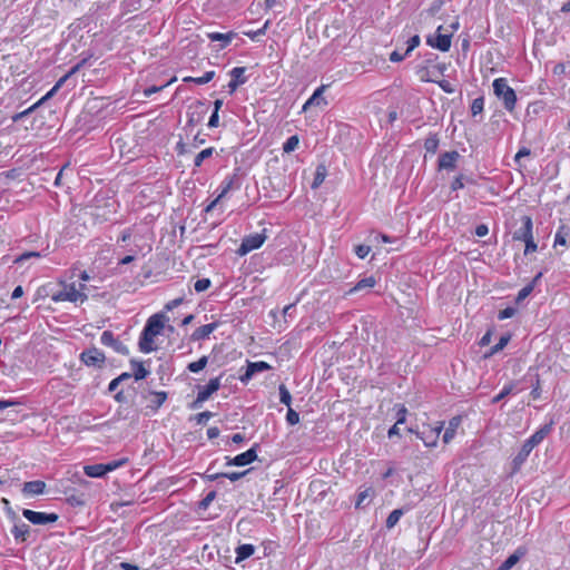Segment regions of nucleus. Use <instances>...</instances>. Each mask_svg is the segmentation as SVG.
I'll return each mask as SVG.
<instances>
[{"mask_svg":"<svg viewBox=\"0 0 570 570\" xmlns=\"http://www.w3.org/2000/svg\"><path fill=\"white\" fill-rule=\"evenodd\" d=\"M61 284L63 285V288L51 294L50 298L52 302L83 303L85 301H87L88 296L83 292L86 289V285L83 283L79 285V288H76V285L73 283Z\"/></svg>","mask_w":570,"mask_h":570,"instance_id":"obj_1","label":"nucleus"},{"mask_svg":"<svg viewBox=\"0 0 570 570\" xmlns=\"http://www.w3.org/2000/svg\"><path fill=\"white\" fill-rule=\"evenodd\" d=\"M494 95L502 100L503 107L508 111H513L517 105V94L513 88L508 85L505 78H497L493 83Z\"/></svg>","mask_w":570,"mask_h":570,"instance_id":"obj_2","label":"nucleus"},{"mask_svg":"<svg viewBox=\"0 0 570 570\" xmlns=\"http://www.w3.org/2000/svg\"><path fill=\"white\" fill-rule=\"evenodd\" d=\"M208 112V105L206 101L196 100L189 107L187 111L186 128H193L199 125L206 114Z\"/></svg>","mask_w":570,"mask_h":570,"instance_id":"obj_3","label":"nucleus"},{"mask_svg":"<svg viewBox=\"0 0 570 570\" xmlns=\"http://www.w3.org/2000/svg\"><path fill=\"white\" fill-rule=\"evenodd\" d=\"M266 240L265 230L263 233H255L247 235L243 238L239 247L237 248L236 253L239 256H245L252 250L258 249L262 247L264 242Z\"/></svg>","mask_w":570,"mask_h":570,"instance_id":"obj_4","label":"nucleus"},{"mask_svg":"<svg viewBox=\"0 0 570 570\" xmlns=\"http://www.w3.org/2000/svg\"><path fill=\"white\" fill-rule=\"evenodd\" d=\"M240 169L235 168L233 174L227 175L218 187V199L224 198L229 191L238 190L242 186Z\"/></svg>","mask_w":570,"mask_h":570,"instance_id":"obj_5","label":"nucleus"},{"mask_svg":"<svg viewBox=\"0 0 570 570\" xmlns=\"http://www.w3.org/2000/svg\"><path fill=\"white\" fill-rule=\"evenodd\" d=\"M444 428V422H436L434 426H428L422 431L417 432L416 435L421 439L425 446L433 448L438 444L440 433Z\"/></svg>","mask_w":570,"mask_h":570,"instance_id":"obj_6","label":"nucleus"},{"mask_svg":"<svg viewBox=\"0 0 570 570\" xmlns=\"http://www.w3.org/2000/svg\"><path fill=\"white\" fill-rule=\"evenodd\" d=\"M22 515L32 524L42 525L48 523H55L58 520V514L38 512L29 509H23Z\"/></svg>","mask_w":570,"mask_h":570,"instance_id":"obj_7","label":"nucleus"},{"mask_svg":"<svg viewBox=\"0 0 570 570\" xmlns=\"http://www.w3.org/2000/svg\"><path fill=\"white\" fill-rule=\"evenodd\" d=\"M441 30L442 26L438 28L436 35L428 36L426 43L432 48L446 52L451 48L452 35H443L440 32Z\"/></svg>","mask_w":570,"mask_h":570,"instance_id":"obj_8","label":"nucleus"},{"mask_svg":"<svg viewBox=\"0 0 570 570\" xmlns=\"http://www.w3.org/2000/svg\"><path fill=\"white\" fill-rule=\"evenodd\" d=\"M105 360L106 357L104 352L97 347H90L80 354V361L87 366L101 367L105 363Z\"/></svg>","mask_w":570,"mask_h":570,"instance_id":"obj_9","label":"nucleus"},{"mask_svg":"<svg viewBox=\"0 0 570 570\" xmlns=\"http://www.w3.org/2000/svg\"><path fill=\"white\" fill-rule=\"evenodd\" d=\"M271 368L272 366L264 361H247L246 370L243 374L239 375V381L244 384H247L253 379L254 375H256L257 373L268 371Z\"/></svg>","mask_w":570,"mask_h":570,"instance_id":"obj_10","label":"nucleus"},{"mask_svg":"<svg viewBox=\"0 0 570 570\" xmlns=\"http://www.w3.org/2000/svg\"><path fill=\"white\" fill-rule=\"evenodd\" d=\"M521 226L513 233L514 240L524 242L533 237V223L530 216L521 217Z\"/></svg>","mask_w":570,"mask_h":570,"instance_id":"obj_11","label":"nucleus"},{"mask_svg":"<svg viewBox=\"0 0 570 570\" xmlns=\"http://www.w3.org/2000/svg\"><path fill=\"white\" fill-rule=\"evenodd\" d=\"M166 321H168V317L164 313H156L147 320L144 328L151 335L157 336L164 330Z\"/></svg>","mask_w":570,"mask_h":570,"instance_id":"obj_12","label":"nucleus"},{"mask_svg":"<svg viewBox=\"0 0 570 570\" xmlns=\"http://www.w3.org/2000/svg\"><path fill=\"white\" fill-rule=\"evenodd\" d=\"M459 158L460 154L456 150L445 151L439 156L438 167L440 170H453Z\"/></svg>","mask_w":570,"mask_h":570,"instance_id":"obj_13","label":"nucleus"},{"mask_svg":"<svg viewBox=\"0 0 570 570\" xmlns=\"http://www.w3.org/2000/svg\"><path fill=\"white\" fill-rule=\"evenodd\" d=\"M524 381L530 382L531 384V393L533 400H538L541 397V381L540 375L537 371H533L531 367L528 370L525 375L523 376Z\"/></svg>","mask_w":570,"mask_h":570,"instance_id":"obj_14","label":"nucleus"},{"mask_svg":"<svg viewBox=\"0 0 570 570\" xmlns=\"http://www.w3.org/2000/svg\"><path fill=\"white\" fill-rule=\"evenodd\" d=\"M553 421H550V423L544 424L539 430H537L529 439H527L524 442L534 449L537 445H539L552 431Z\"/></svg>","mask_w":570,"mask_h":570,"instance_id":"obj_15","label":"nucleus"},{"mask_svg":"<svg viewBox=\"0 0 570 570\" xmlns=\"http://www.w3.org/2000/svg\"><path fill=\"white\" fill-rule=\"evenodd\" d=\"M258 448H259V445L257 443H255L247 451L234 456L233 461L235 463V466H245V465L253 463L257 459V449Z\"/></svg>","mask_w":570,"mask_h":570,"instance_id":"obj_16","label":"nucleus"},{"mask_svg":"<svg viewBox=\"0 0 570 570\" xmlns=\"http://www.w3.org/2000/svg\"><path fill=\"white\" fill-rule=\"evenodd\" d=\"M220 387V376L210 379L205 386L198 390L199 401H207Z\"/></svg>","mask_w":570,"mask_h":570,"instance_id":"obj_17","label":"nucleus"},{"mask_svg":"<svg viewBox=\"0 0 570 570\" xmlns=\"http://www.w3.org/2000/svg\"><path fill=\"white\" fill-rule=\"evenodd\" d=\"M532 450L533 449L531 446H529L525 442H523L520 451L512 460V473H517L520 471L521 466L528 460Z\"/></svg>","mask_w":570,"mask_h":570,"instance_id":"obj_18","label":"nucleus"},{"mask_svg":"<svg viewBox=\"0 0 570 570\" xmlns=\"http://www.w3.org/2000/svg\"><path fill=\"white\" fill-rule=\"evenodd\" d=\"M219 326V322H213V323H209V324H205L198 328H196L191 336H190V340L196 342V341H204L206 338L209 337V335L215 331L217 330Z\"/></svg>","mask_w":570,"mask_h":570,"instance_id":"obj_19","label":"nucleus"},{"mask_svg":"<svg viewBox=\"0 0 570 570\" xmlns=\"http://www.w3.org/2000/svg\"><path fill=\"white\" fill-rule=\"evenodd\" d=\"M461 423H462L461 415H455L450 419L448 428L445 429V431L443 433V438H442V440L445 444L450 443L454 439L456 431H458L459 426L461 425Z\"/></svg>","mask_w":570,"mask_h":570,"instance_id":"obj_20","label":"nucleus"},{"mask_svg":"<svg viewBox=\"0 0 570 570\" xmlns=\"http://www.w3.org/2000/svg\"><path fill=\"white\" fill-rule=\"evenodd\" d=\"M46 483L41 480L24 482L22 492L27 495H39L45 492Z\"/></svg>","mask_w":570,"mask_h":570,"instance_id":"obj_21","label":"nucleus"},{"mask_svg":"<svg viewBox=\"0 0 570 570\" xmlns=\"http://www.w3.org/2000/svg\"><path fill=\"white\" fill-rule=\"evenodd\" d=\"M236 32L229 31L227 33H220V32H208L207 38L210 41H219L220 42V49L226 48L230 41L236 37Z\"/></svg>","mask_w":570,"mask_h":570,"instance_id":"obj_22","label":"nucleus"},{"mask_svg":"<svg viewBox=\"0 0 570 570\" xmlns=\"http://www.w3.org/2000/svg\"><path fill=\"white\" fill-rule=\"evenodd\" d=\"M154 337L146 328L142 330L138 342L140 352L150 353L155 350L153 346Z\"/></svg>","mask_w":570,"mask_h":570,"instance_id":"obj_23","label":"nucleus"},{"mask_svg":"<svg viewBox=\"0 0 570 570\" xmlns=\"http://www.w3.org/2000/svg\"><path fill=\"white\" fill-rule=\"evenodd\" d=\"M517 385H518L517 382H510L509 384L504 385L503 389L501 390V392L499 394H497L495 396H493V399L491 400V403L497 404L500 401H502L503 399H505L507 396H509L510 394H517V393L521 392L522 389H517Z\"/></svg>","mask_w":570,"mask_h":570,"instance_id":"obj_24","label":"nucleus"},{"mask_svg":"<svg viewBox=\"0 0 570 570\" xmlns=\"http://www.w3.org/2000/svg\"><path fill=\"white\" fill-rule=\"evenodd\" d=\"M325 89V86H321L318 87L314 92L313 95L306 100V102L303 105V110L306 111L308 108H311L312 106H318L321 104H324L326 105L327 102L325 101V99L322 97L323 95V91Z\"/></svg>","mask_w":570,"mask_h":570,"instance_id":"obj_25","label":"nucleus"},{"mask_svg":"<svg viewBox=\"0 0 570 570\" xmlns=\"http://www.w3.org/2000/svg\"><path fill=\"white\" fill-rule=\"evenodd\" d=\"M328 174L327 166L324 163H321L316 166V170L314 174V179L312 181L311 188L317 189L325 180Z\"/></svg>","mask_w":570,"mask_h":570,"instance_id":"obj_26","label":"nucleus"},{"mask_svg":"<svg viewBox=\"0 0 570 570\" xmlns=\"http://www.w3.org/2000/svg\"><path fill=\"white\" fill-rule=\"evenodd\" d=\"M524 556V551H522L520 548L517 549L512 554H510L498 568L497 570H510L512 569L521 559V557Z\"/></svg>","mask_w":570,"mask_h":570,"instance_id":"obj_27","label":"nucleus"},{"mask_svg":"<svg viewBox=\"0 0 570 570\" xmlns=\"http://www.w3.org/2000/svg\"><path fill=\"white\" fill-rule=\"evenodd\" d=\"M149 395L153 396L150 403L147 405L148 409H150L153 412H157L158 409L165 403V401L167 400V392H164V391H159V392H155V391H150L149 392Z\"/></svg>","mask_w":570,"mask_h":570,"instance_id":"obj_28","label":"nucleus"},{"mask_svg":"<svg viewBox=\"0 0 570 570\" xmlns=\"http://www.w3.org/2000/svg\"><path fill=\"white\" fill-rule=\"evenodd\" d=\"M130 365L132 368V376L136 381L146 379L150 373L149 370L144 366L141 361L132 358L130 360Z\"/></svg>","mask_w":570,"mask_h":570,"instance_id":"obj_29","label":"nucleus"},{"mask_svg":"<svg viewBox=\"0 0 570 570\" xmlns=\"http://www.w3.org/2000/svg\"><path fill=\"white\" fill-rule=\"evenodd\" d=\"M236 563H239L249 557H252L255 552V547L249 543L240 544L236 548Z\"/></svg>","mask_w":570,"mask_h":570,"instance_id":"obj_30","label":"nucleus"},{"mask_svg":"<svg viewBox=\"0 0 570 570\" xmlns=\"http://www.w3.org/2000/svg\"><path fill=\"white\" fill-rule=\"evenodd\" d=\"M104 463L90 464L83 466V472L89 478H102L107 474Z\"/></svg>","mask_w":570,"mask_h":570,"instance_id":"obj_31","label":"nucleus"},{"mask_svg":"<svg viewBox=\"0 0 570 570\" xmlns=\"http://www.w3.org/2000/svg\"><path fill=\"white\" fill-rule=\"evenodd\" d=\"M11 533L17 541L24 542L30 533V527L23 522L13 525Z\"/></svg>","mask_w":570,"mask_h":570,"instance_id":"obj_32","label":"nucleus"},{"mask_svg":"<svg viewBox=\"0 0 570 570\" xmlns=\"http://www.w3.org/2000/svg\"><path fill=\"white\" fill-rule=\"evenodd\" d=\"M409 511V509L406 508H401V509H395L393 510L386 518V521H385V527L387 529H392L394 528L397 522L400 521L401 517L406 512Z\"/></svg>","mask_w":570,"mask_h":570,"instance_id":"obj_33","label":"nucleus"},{"mask_svg":"<svg viewBox=\"0 0 570 570\" xmlns=\"http://www.w3.org/2000/svg\"><path fill=\"white\" fill-rule=\"evenodd\" d=\"M376 284V279L373 276L364 277L360 279L351 289L350 293L360 292L364 288H372Z\"/></svg>","mask_w":570,"mask_h":570,"instance_id":"obj_34","label":"nucleus"},{"mask_svg":"<svg viewBox=\"0 0 570 570\" xmlns=\"http://www.w3.org/2000/svg\"><path fill=\"white\" fill-rule=\"evenodd\" d=\"M214 77H215V71L210 70V71H206L200 77H186V78H184V81L185 82H194L196 85H205V83H208L209 81H212Z\"/></svg>","mask_w":570,"mask_h":570,"instance_id":"obj_35","label":"nucleus"},{"mask_svg":"<svg viewBox=\"0 0 570 570\" xmlns=\"http://www.w3.org/2000/svg\"><path fill=\"white\" fill-rule=\"evenodd\" d=\"M246 68L245 67H235L229 71V76L233 81L238 85H244L247 81V77L245 76Z\"/></svg>","mask_w":570,"mask_h":570,"instance_id":"obj_36","label":"nucleus"},{"mask_svg":"<svg viewBox=\"0 0 570 570\" xmlns=\"http://www.w3.org/2000/svg\"><path fill=\"white\" fill-rule=\"evenodd\" d=\"M440 139L436 134H430L424 140V148L430 154H435L439 147Z\"/></svg>","mask_w":570,"mask_h":570,"instance_id":"obj_37","label":"nucleus"},{"mask_svg":"<svg viewBox=\"0 0 570 570\" xmlns=\"http://www.w3.org/2000/svg\"><path fill=\"white\" fill-rule=\"evenodd\" d=\"M215 153V148L214 147H208L206 149H203L200 153H198L195 158H194V166L196 168H199L204 160L210 158Z\"/></svg>","mask_w":570,"mask_h":570,"instance_id":"obj_38","label":"nucleus"},{"mask_svg":"<svg viewBox=\"0 0 570 570\" xmlns=\"http://www.w3.org/2000/svg\"><path fill=\"white\" fill-rule=\"evenodd\" d=\"M570 235V229L566 226H561L558 228L554 236V246H567V237Z\"/></svg>","mask_w":570,"mask_h":570,"instance_id":"obj_39","label":"nucleus"},{"mask_svg":"<svg viewBox=\"0 0 570 570\" xmlns=\"http://www.w3.org/2000/svg\"><path fill=\"white\" fill-rule=\"evenodd\" d=\"M510 340H511V335L510 334L502 335L500 337L499 342L490 348L489 353L485 356L487 357L488 356H492V355L499 353L500 351H502L508 345Z\"/></svg>","mask_w":570,"mask_h":570,"instance_id":"obj_40","label":"nucleus"},{"mask_svg":"<svg viewBox=\"0 0 570 570\" xmlns=\"http://www.w3.org/2000/svg\"><path fill=\"white\" fill-rule=\"evenodd\" d=\"M484 110V97L480 96L472 100L470 111L473 117L481 115Z\"/></svg>","mask_w":570,"mask_h":570,"instance_id":"obj_41","label":"nucleus"},{"mask_svg":"<svg viewBox=\"0 0 570 570\" xmlns=\"http://www.w3.org/2000/svg\"><path fill=\"white\" fill-rule=\"evenodd\" d=\"M207 363H208V356L204 355L196 362L189 363L187 365V368H188V371H190L193 373H198L206 367Z\"/></svg>","mask_w":570,"mask_h":570,"instance_id":"obj_42","label":"nucleus"},{"mask_svg":"<svg viewBox=\"0 0 570 570\" xmlns=\"http://www.w3.org/2000/svg\"><path fill=\"white\" fill-rule=\"evenodd\" d=\"M299 144V138L297 135H293L286 139V141L283 144V151L284 153H292L294 151Z\"/></svg>","mask_w":570,"mask_h":570,"instance_id":"obj_43","label":"nucleus"},{"mask_svg":"<svg viewBox=\"0 0 570 570\" xmlns=\"http://www.w3.org/2000/svg\"><path fill=\"white\" fill-rule=\"evenodd\" d=\"M269 20L265 21L262 28L257 30H248L244 31V35L250 38L252 40H258L259 37L264 36L266 33V30L268 29Z\"/></svg>","mask_w":570,"mask_h":570,"instance_id":"obj_44","label":"nucleus"},{"mask_svg":"<svg viewBox=\"0 0 570 570\" xmlns=\"http://www.w3.org/2000/svg\"><path fill=\"white\" fill-rule=\"evenodd\" d=\"M118 340L115 337L114 333L111 331H104L100 336V342L105 346L114 347Z\"/></svg>","mask_w":570,"mask_h":570,"instance_id":"obj_45","label":"nucleus"},{"mask_svg":"<svg viewBox=\"0 0 570 570\" xmlns=\"http://www.w3.org/2000/svg\"><path fill=\"white\" fill-rule=\"evenodd\" d=\"M279 402L291 407L292 395L287 387L284 384H281L279 387Z\"/></svg>","mask_w":570,"mask_h":570,"instance_id":"obj_46","label":"nucleus"},{"mask_svg":"<svg viewBox=\"0 0 570 570\" xmlns=\"http://www.w3.org/2000/svg\"><path fill=\"white\" fill-rule=\"evenodd\" d=\"M396 410V424H404L406 422L407 409L403 404H395Z\"/></svg>","mask_w":570,"mask_h":570,"instance_id":"obj_47","label":"nucleus"},{"mask_svg":"<svg viewBox=\"0 0 570 570\" xmlns=\"http://www.w3.org/2000/svg\"><path fill=\"white\" fill-rule=\"evenodd\" d=\"M38 107H40V102H36L32 106H30L29 108H27L26 110L14 114L12 116V121L17 122V121L21 120L22 118L32 114Z\"/></svg>","mask_w":570,"mask_h":570,"instance_id":"obj_48","label":"nucleus"},{"mask_svg":"<svg viewBox=\"0 0 570 570\" xmlns=\"http://www.w3.org/2000/svg\"><path fill=\"white\" fill-rule=\"evenodd\" d=\"M421 38L419 35H414L406 41L407 48L404 52V56H410V53L420 46Z\"/></svg>","mask_w":570,"mask_h":570,"instance_id":"obj_49","label":"nucleus"},{"mask_svg":"<svg viewBox=\"0 0 570 570\" xmlns=\"http://www.w3.org/2000/svg\"><path fill=\"white\" fill-rule=\"evenodd\" d=\"M212 285V282L209 278H199L195 282L194 288L196 292L200 293L206 289H208Z\"/></svg>","mask_w":570,"mask_h":570,"instance_id":"obj_50","label":"nucleus"},{"mask_svg":"<svg viewBox=\"0 0 570 570\" xmlns=\"http://www.w3.org/2000/svg\"><path fill=\"white\" fill-rule=\"evenodd\" d=\"M371 491H372L371 489H365L364 491H361L357 494V499L355 501L356 509H362L365 507L364 501L370 497Z\"/></svg>","mask_w":570,"mask_h":570,"instance_id":"obj_51","label":"nucleus"},{"mask_svg":"<svg viewBox=\"0 0 570 570\" xmlns=\"http://www.w3.org/2000/svg\"><path fill=\"white\" fill-rule=\"evenodd\" d=\"M250 470L242 471V472H222L220 475L230 480L232 482L238 481L243 476H245Z\"/></svg>","mask_w":570,"mask_h":570,"instance_id":"obj_52","label":"nucleus"},{"mask_svg":"<svg viewBox=\"0 0 570 570\" xmlns=\"http://www.w3.org/2000/svg\"><path fill=\"white\" fill-rule=\"evenodd\" d=\"M216 498V491L208 492L199 502V508L206 510Z\"/></svg>","mask_w":570,"mask_h":570,"instance_id":"obj_53","label":"nucleus"},{"mask_svg":"<svg viewBox=\"0 0 570 570\" xmlns=\"http://www.w3.org/2000/svg\"><path fill=\"white\" fill-rule=\"evenodd\" d=\"M533 287L531 285H525L523 288H521L517 295L515 302L521 303L523 299H525L532 292Z\"/></svg>","mask_w":570,"mask_h":570,"instance_id":"obj_54","label":"nucleus"},{"mask_svg":"<svg viewBox=\"0 0 570 570\" xmlns=\"http://www.w3.org/2000/svg\"><path fill=\"white\" fill-rule=\"evenodd\" d=\"M286 422L289 425H295V424H297L299 422V414L295 410H293L292 407H288V410H287Z\"/></svg>","mask_w":570,"mask_h":570,"instance_id":"obj_55","label":"nucleus"},{"mask_svg":"<svg viewBox=\"0 0 570 570\" xmlns=\"http://www.w3.org/2000/svg\"><path fill=\"white\" fill-rule=\"evenodd\" d=\"M127 459L114 460L105 464L107 473L111 472L127 463Z\"/></svg>","mask_w":570,"mask_h":570,"instance_id":"obj_56","label":"nucleus"},{"mask_svg":"<svg viewBox=\"0 0 570 570\" xmlns=\"http://www.w3.org/2000/svg\"><path fill=\"white\" fill-rule=\"evenodd\" d=\"M213 415L214 414L212 412L204 411V412L198 413L195 416V421L197 424L205 425L207 423V421L213 417Z\"/></svg>","mask_w":570,"mask_h":570,"instance_id":"obj_57","label":"nucleus"},{"mask_svg":"<svg viewBox=\"0 0 570 570\" xmlns=\"http://www.w3.org/2000/svg\"><path fill=\"white\" fill-rule=\"evenodd\" d=\"M354 252L358 258L364 259L371 252V247L367 245H357Z\"/></svg>","mask_w":570,"mask_h":570,"instance_id":"obj_58","label":"nucleus"},{"mask_svg":"<svg viewBox=\"0 0 570 570\" xmlns=\"http://www.w3.org/2000/svg\"><path fill=\"white\" fill-rule=\"evenodd\" d=\"M530 154H531V150L528 147H521L514 156V163L518 166H521V164H520L521 158L528 157V156H530Z\"/></svg>","mask_w":570,"mask_h":570,"instance_id":"obj_59","label":"nucleus"},{"mask_svg":"<svg viewBox=\"0 0 570 570\" xmlns=\"http://www.w3.org/2000/svg\"><path fill=\"white\" fill-rule=\"evenodd\" d=\"M514 314H515V308L509 306L499 312L498 318L500 321H503V320L512 317Z\"/></svg>","mask_w":570,"mask_h":570,"instance_id":"obj_60","label":"nucleus"},{"mask_svg":"<svg viewBox=\"0 0 570 570\" xmlns=\"http://www.w3.org/2000/svg\"><path fill=\"white\" fill-rule=\"evenodd\" d=\"M451 190L455 191V190H459V189H462L464 188V183H463V175H459L456 176L452 183H451Z\"/></svg>","mask_w":570,"mask_h":570,"instance_id":"obj_61","label":"nucleus"},{"mask_svg":"<svg viewBox=\"0 0 570 570\" xmlns=\"http://www.w3.org/2000/svg\"><path fill=\"white\" fill-rule=\"evenodd\" d=\"M525 244L524 254L528 255L537 250L538 246L533 239V237L523 242Z\"/></svg>","mask_w":570,"mask_h":570,"instance_id":"obj_62","label":"nucleus"},{"mask_svg":"<svg viewBox=\"0 0 570 570\" xmlns=\"http://www.w3.org/2000/svg\"><path fill=\"white\" fill-rule=\"evenodd\" d=\"M112 348H114V351H116L119 354H122V355L129 354V348L124 343H121L119 340L116 342V344L114 345Z\"/></svg>","mask_w":570,"mask_h":570,"instance_id":"obj_63","label":"nucleus"},{"mask_svg":"<svg viewBox=\"0 0 570 570\" xmlns=\"http://www.w3.org/2000/svg\"><path fill=\"white\" fill-rule=\"evenodd\" d=\"M407 56H404V53L399 52L397 50H394L390 53V61L391 62H401L403 61Z\"/></svg>","mask_w":570,"mask_h":570,"instance_id":"obj_64","label":"nucleus"}]
</instances>
